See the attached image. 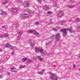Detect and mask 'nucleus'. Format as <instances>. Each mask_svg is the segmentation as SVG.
Segmentation results:
<instances>
[{"label": "nucleus", "instance_id": "f257e3e1", "mask_svg": "<svg viewBox=\"0 0 80 80\" xmlns=\"http://www.w3.org/2000/svg\"><path fill=\"white\" fill-rule=\"evenodd\" d=\"M32 13V11L31 10H24L23 11V15L21 16V18H25V17L31 16Z\"/></svg>", "mask_w": 80, "mask_h": 80}, {"label": "nucleus", "instance_id": "f03ea898", "mask_svg": "<svg viewBox=\"0 0 80 80\" xmlns=\"http://www.w3.org/2000/svg\"><path fill=\"white\" fill-rule=\"evenodd\" d=\"M54 37H55L56 40L55 41V45H56L57 41H58V40H60V33H57L56 34V35L52 36L51 37H50V39H53Z\"/></svg>", "mask_w": 80, "mask_h": 80}, {"label": "nucleus", "instance_id": "7ed1b4c3", "mask_svg": "<svg viewBox=\"0 0 80 80\" xmlns=\"http://www.w3.org/2000/svg\"><path fill=\"white\" fill-rule=\"evenodd\" d=\"M35 52L36 53L38 52H40L41 54H43V55H44L46 53V51H43V49H39V48L37 47H35Z\"/></svg>", "mask_w": 80, "mask_h": 80}, {"label": "nucleus", "instance_id": "20e7f679", "mask_svg": "<svg viewBox=\"0 0 80 80\" xmlns=\"http://www.w3.org/2000/svg\"><path fill=\"white\" fill-rule=\"evenodd\" d=\"M67 30H68V28L61 29L60 30V31L63 33V37H66L67 34Z\"/></svg>", "mask_w": 80, "mask_h": 80}, {"label": "nucleus", "instance_id": "39448f33", "mask_svg": "<svg viewBox=\"0 0 80 80\" xmlns=\"http://www.w3.org/2000/svg\"><path fill=\"white\" fill-rule=\"evenodd\" d=\"M50 78L52 80H58V77L57 76L54 75L53 73H50Z\"/></svg>", "mask_w": 80, "mask_h": 80}, {"label": "nucleus", "instance_id": "423d86ee", "mask_svg": "<svg viewBox=\"0 0 80 80\" xmlns=\"http://www.w3.org/2000/svg\"><path fill=\"white\" fill-rule=\"evenodd\" d=\"M28 32L31 33H33V34H34V35H35L36 36H39V33L37 32V31L33 29L29 30Z\"/></svg>", "mask_w": 80, "mask_h": 80}, {"label": "nucleus", "instance_id": "0eeeda50", "mask_svg": "<svg viewBox=\"0 0 80 80\" xmlns=\"http://www.w3.org/2000/svg\"><path fill=\"white\" fill-rule=\"evenodd\" d=\"M58 13L57 14L58 17H62L64 15V12L62 11H59L58 12Z\"/></svg>", "mask_w": 80, "mask_h": 80}, {"label": "nucleus", "instance_id": "6e6552de", "mask_svg": "<svg viewBox=\"0 0 80 80\" xmlns=\"http://www.w3.org/2000/svg\"><path fill=\"white\" fill-rule=\"evenodd\" d=\"M23 33V31H19L18 33V40H20V38L21 37V35H22V34Z\"/></svg>", "mask_w": 80, "mask_h": 80}, {"label": "nucleus", "instance_id": "1a4fd4ad", "mask_svg": "<svg viewBox=\"0 0 80 80\" xmlns=\"http://www.w3.org/2000/svg\"><path fill=\"white\" fill-rule=\"evenodd\" d=\"M33 42V40L29 41L28 42L29 44H30V46L32 47H34V42Z\"/></svg>", "mask_w": 80, "mask_h": 80}, {"label": "nucleus", "instance_id": "9d476101", "mask_svg": "<svg viewBox=\"0 0 80 80\" xmlns=\"http://www.w3.org/2000/svg\"><path fill=\"white\" fill-rule=\"evenodd\" d=\"M18 8H14L12 9V11L13 12H14V13H16V12H17V11H18Z\"/></svg>", "mask_w": 80, "mask_h": 80}, {"label": "nucleus", "instance_id": "9b49d317", "mask_svg": "<svg viewBox=\"0 0 80 80\" xmlns=\"http://www.w3.org/2000/svg\"><path fill=\"white\" fill-rule=\"evenodd\" d=\"M11 69L12 71L13 72H17V70H16V69L13 66H12V67L11 68Z\"/></svg>", "mask_w": 80, "mask_h": 80}, {"label": "nucleus", "instance_id": "f8f14e48", "mask_svg": "<svg viewBox=\"0 0 80 80\" xmlns=\"http://www.w3.org/2000/svg\"><path fill=\"white\" fill-rule=\"evenodd\" d=\"M57 3H58V1L53 2V4L54 7H58V6H57Z\"/></svg>", "mask_w": 80, "mask_h": 80}, {"label": "nucleus", "instance_id": "ddd939ff", "mask_svg": "<svg viewBox=\"0 0 80 80\" xmlns=\"http://www.w3.org/2000/svg\"><path fill=\"white\" fill-rule=\"evenodd\" d=\"M44 10H49V6H45L44 7Z\"/></svg>", "mask_w": 80, "mask_h": 80}, {"label": "nucleus", "instance_id": "4468645a", "mask_svg": "<svg viewBox=\"0 0 80 80\" xmlns=\"http://www.w3.org/2000/svg\"><path fill=\"white\" fill-rule=\"evenodd\" d=\"M2 13H0V15H3L4 16H5L6 15V12L3 11H2Z\"/></svg>", "mask_w": 80, "mask_h": 80}, {"label": "nucleus", "instance_id": "2eb2a0df", "mask_svg": "<svg viewBox=\"0 0 80 80\" xmlns=\"http://www.w3.org/2000/svg\"><path fill=\"white\" fill-rule=\"evenodd\" d=\"M8 0H4V2L2 3V5H5L8 3Z\"/></svg>", "mask_w": 80, "mask_h": 80}, {"label": "nucleus", "instance_id": "dca6fc26", "mask_svg": "<svg viewBox=\"0 0 80 80\" xmlns=\"http://www.w3.org/2000/svg\"><path fill=\"white\" fill-rule=\"evenodd\" d=\"M5 46L6 47H7V48H9V47H11V45H10V44L7 43L5 44Z\"/></svg>", "mask_w": 80, "mask_h": 80}, {"label": "nucleus", "instance_id": "f3484780", "mask_svg": "<svg viewBox=\"0 0 80 80\" xmlns=\"http://www.w3.org/2000/svg\"><path fill=\"white\" fill-rule=\"evenodd\" d=\"M77 30L78 32H80V24H79L78 26Z\"/></svg>", "mask_w": 80, "mask_h": 80}, {"label": "nucleus", "instance_id": "a211bd4d", "mask_svg": "<svg viewBox=\"0 0 80 80\" xmlns=\"http://www.w3.org/2000/svg\"><path fill=\"white\" fill-rule=\"evenodd\" d=\"M37 58H38V60H40L41 62H42V58L40 56H37Z\"/></svg>", "mask_w": 80, "mask_h": 80}, {"label": "nucleus", "instance_id": "6ab92c4d", "mask_svg": "<svg viewBox=\"0 0 80 80\" xmlns=\"http://www.w3.org/2000/svg\"><path fill=\"white\" fill-rule=\"evenodd\" d=\"M24 5L25 7H28L29 5V3H24Z\"/></svg>", "mask_w": 80, "mask_h": 80}, {"label": "nucleus", "instance_id": "aec40b11", "mask_svg": "<svg viewBox=\"0 0 80 80\" xmlns=\"http://www.w3.org/2000/svg\"><path fill=\"white\" fill-rule=\"evenodd\" d=\"M67 7L69 8H73L75 6H68Z\"/></svg>", "mask_w": 80, "mask_h": 80}, {"label": "nucleus", "instance_id": "412c9836", "mask_svg": "<svg viewBox=\"0 0 80 80\" xmlns=\"http://www.w3.org/2000/svg\"><path fill=\"white\" fill-rule=\"evenodd\" d=\"M22 61L23 62H26L27 60V58H22Z\"/></svg>", "mask_w": 80, "mask_h": 80}, {"label": "nucleus", "instance_id": "4be33fe9", "mask_svg": "<svg viewBox=\"0 0 80 80\" xmlns=\"http://www.w3.org/2000/svg\"><path fill=\"white\" fill-rule=\"evenodd\" d=\"M26 66L25 65H22L21 67H19V68L21 69V68H25Z\"/></svg>", "mask_w": 80, "mask_h": 80}, {"label": "nucleus", "instance_id": "5701e85b", "mask_svg": "<svg viewBox=\"0 0 80 80\" xmlns=\"http://www.w3.org/2000/svg\"><path fill=\"white\" fill-rule=\"evenodd\" d=\"M72 29H71L70 28H68V30H69V32H73V31L72 30Z\"/></svg>", "mask_w": 80, "mask_h": 80}, {"label": "nucleus", "instance_id": "b1692460", "mask_svg": "<svg viewBox=\"0 0 80 80\" xmlns=\"http://www.w3.org/2000/svg\"><path fill=\"white\" fill-rule=\"evenodd\" d=\"M14 25H16V26H15L16 27H18V26H19V24H18V23H17V22H15L14 23Z\"/></svg>", "mask_w": 80, "mask_h": 80}, {"label": "nucleus", "instance_id": "393cba45", "mask_svg": "<svg viewBox=\"0 0 80 80\" xmlns=\"http://www.w3.org/2000/svg\"><path fill=\"white\" fill-rule=\"evenodd\" d=\"M48 14H49V15H51V14H52V12L51 11H48L47 12Z\"/></svg>", "mask_w": 80, "mask_h": 80}, {"label": "nucleus", "instance_id": "a878e982", "mask_svg": "<svg viewBox=\"0 0 80 80\" xmlns=\"http://www.w3.org/2000/svg\"><path fill=\"white\" fill-rule=\"evenodd\" d=\"M76 20L77 22H80V19H79V18H77Z\"/></svg>", "mask_w": 80, "mask_h": 80}, {"label": "nucleus", "instance_id": "bb28decb", "mask_svg": "<svg viewBox=\"0 0 80 80\" xmlns=\"http://www.w3.org/2000/svg\"><path fill=\"white\" fill-rule=\"evenodd\" d=\"M63 22H64V21H61L60 22V23L61 25H63Z\"/></svg>", "mask_w": 80, "mask_h": 80}, {"label": "nucleus", "instance_id": "cd10ccee", "mask_svg": "<svg viewBox=\"0 0 80 80\" xmlns=\"http://www.w3.org/2000/svg\"><path fill=\"white\" fill-rule=\"evenodd\" d=\"M52 30L53 31H54V32H56V31H57V28H53L52 29Z\"/></svg>", "mask_w": 80, "mask_h": 80}, {"label": "nucleus", "instance_id": "c85d7f7f", "mask_svg": "<svg viewBox=\"0 0 80 80\" xmlns=\"http://www.w3.org/2000/svg\"><path fill=\"white\" fill-rule=\"evenodd\" d=\"M32 62V60L29 59L28 60V63H31V62Z\"/></svg>", "mask_w": 80, "mask_h": 80}, {"label": "nucleus", "instance_id": "c756f323", "mask_svg": "<svg viewBox=\"0 0 80 80\" xmlns=\"http://www.w3.org/2000/svg\"><path fill=\"white\" fill-rule=\"evenodd\" d=\"M40 23L39 22H36L35 23V25H39Z\"/></svg>", "mask_w": 80, "mask_h": 80}, {"label": "nucleus", "instance_id": "7c9ffc66", "mask_svg": "<svg viewBox=\"0 0 80 80\" xmlns=\"http://www.w3.org/2000/svg\"><path fill=\"white\" fill-rule=\"evenodd\" d=\"M4 36H5V37H8V35L6 33H5L4 34Z\"/></svg>", "mask_w": 80, "mask_h": 80}, {"label": "nucleus", "instance_id": "2f4dec72", "mask_svg": "<svg viewBox=\"0 0 80 80\" xmlns=\"http://www.w3.org/2000/svg\"><path fill=\"white\" fill-rule=\"evenodd\" d=\"M38 58H37V57L36 58H33V59L34 60H37Z\"/></svg>", "mask_w": 80, "mask_h": 80}, {"label": "nucleus", "instance_id": "473e14b6", "mask_svg": "<svg viewBox=\"0 0 80 80\" xmlns=\"http://www.w3.org/2000/svg\"><path fill=\"white\" fill-rule=\"evenodd\" d=\"M38 73L39 74H42V71L39 72H38Z\"/></svg>", "mask_w": 80, "mask_h": 80}, {"label": "nucleus", "instance_id": "72a5a7b5", "mask_svg": "<svg viewBox=\"0 0 80 80\" xmlns=\"http://www.w3.org/2000/svg\"><path fill=\"white\" fill-rule=\"evenodd\" d=\"M15 53V51H13L11 53V54L12 55H14V54Z\"/></svg>", "mask_w": 80, "mask_h": 80}, {"label": "nucleus", "instance_id": "f704fd0d", "mask_svg": "<svg viewBox=\"0 0 80 80\" xmlns=\"http://www.w3.org/2000/svg\"><path fill=\"white\" fill-rule=\"evenodd\" d=\"M38 3H40V2H42V0H37Z\"/></svg>", "mask_w": 80, "mask_h": 80}, {"label": "nucleus", "instance_id": "c9c22d12", "mask_svg": "<svg viewBox=\"0 0 80 80\" xmlns=\"http://www.w3.org/2000/svg\"><path fill=\"white\" fill-rule=\"evenodd\" d=\"M10 49H11V50H13V46H12L11 47H10Z\"/></svg>", "mask_w": 80, "mask_h": 80}, {"label": "nucleus", "instance_id": "e433bc0d", "mask_svg": "<svg viewBox=\"0 0 80 80\" xmlns=\"http://www.w3.org/2000/svg\"><path fill=\"white\" fill-rule=\"evenodd\" d=\"M45 72V70H44V69H43L42 70V71H41V72H42V73H43V72Z\"/></svg>", "mask_w": 80, "mask_h": 80}, {"label": "nucleus", "instance_id": "4c0bfd02", "mask_svg": "<svg viewBox=\"0 0 80 80\" xmlns=\"http://www.w3.org/2000/svg\"><path fill=\"white\" fill-rule=\"evenodd\" d=\"M49 24H52L53 23V22H52L49 21Z\"/></svg>", "mask_w": 80, "mask_h": 80}, {"label": "nucleus", "instance_id": "58836bf2", "mask_svg": "<svg viewBox=\"0 0 80 80\" xmlns=\"http://www.w3.org/2000/svg\"><path fill=\"white\" fill-rule=\"evenodd\" d=\"M75 0H71V2H74Z\"/></svg>", "mask_w": 80, "mask_h": 80}, {"label": "nucleus", "instance_id": "ea45409f", "mask_svg": "<svg viewBox=\"0 0 80 80\" xmlns=\"http://www.w3.org/2000/svg\"><path fill=\"white\" fill-rule=\"evenodd\" d=\"M2 28H5V26H2Z\"/></svg>", "mask_w": 80, "mask_h": 80}, {"label": "nucleus", "instance_id": "a19ab883", "mask_svg": "<svg viewBox=\"0 0 80 80\" xmlns=\"http://www.w3.org/2000/svg\"><path fill=\"white\" fill-rule=\"evenodd\" d=\"M18 3H22V1L19 0L18 1Z\"/></svg>", "mask_w": 80, "mask_h": 80}, {"label": "nucleus", "instance_id": "79ce46f5", "mask_svg": "<svg viewBox=\"0 0 80 80\" xmlns=\"http://www.w3.org/2000/svg\"><path fill=\"white\" fill-rule=\"evenodd\" d=\"M49 44L48 43H46V46H48Z\"/></svg>", "mask_w": 80, "mask_h": 80}, {"label": "nucleus", "instance_id": "37998d69", "mask_svg": "<svg viewBox=\"0 0 80 80\" xmlns=\"http://www.w3.org/2000/svg\"><path fill=\"white\" fill-rule=\"evenodd\" d=\"M2 78V76L1 75H0V78Z\"/></svg>", "mask_w": 80, "mask_h": 80}, {"label": "nucleus", "instance_id": "c03bdc74", "mask_svg": "<svg viewBox=\"0 0 80 80\" xmlns=\"http://www.w3.org/2000/svg\"><path fill=\"white\" fill-rule=\"evenodd\" d=\"M52 42V41H50L48 42V43L49 44H50V43H51V42Z\"/></svg>", "mask_w": 80, "mask_h": 80}, {"label": "nucleus", "instance_id": "a18cd8bd", "mask_svg": "<svg viewBox=\"0 0 80 80\" xmlns=\"http://www.w3.org/2000/svg\"><path fill=\"white\" fill-rule=\"evenodd\" d=\"M10 72H8V75H10Z\"/></svg>", "mask_w": 80, "mask_h": 80}, {"label": "nucleus", "instance_id": "49530a36", "mask_svg": "<svg viewBox=\"0 0 80 80\" xmlns=\"http://www.w3.org/2000/svg\"><path fill=\"white\" fill-rule=\"evenodd\" d=\"M76 66V65L75 64H74L73 66V68H75Z\"/></svg>", "mask_w": 80, "mask_h": 80}, {"label": "nucleus", "instance_id": "de8ad7c7", "mask_svg": "<svg viewBox=\"0 0 80 80\" xmlns=\"http://www.w3.org/2000/svg\"><path fill=\"white\" fill-rule=\"evenodd\" d=\"M0 52H2V50L1 49H0Z\"/></svg>", "mask_w": 80, "mask_h": 80}, {"label": "nucleus", "instance_id": "09e8293b", "mask_svg": "<svg viewBox=\"0 0 80 80\" xmlns=\"http://www.w3.org/2000/svg\"><path fill=\"white\" fill-rule=\"evenodd\" d=\"M52 19H50V21L49 22H52Z\"/></svg>", "mask_w": 80, "mask_h": 80}, {"label": "nucleus", "instance_id": "8fccbe9b", "mask_svg": "<svg viewBox=\"0 0 80 80\" xmlns=\"http://www.w3.org/2000/svg\"><path fill=\"white\" fill-rule=\"evenodd\" d=\"M2 61L0 60V63H2Z\"/></svg>", "mask_w": 80, "mask_h": 80}, {"label": "nucleus", "instance_id": "3c124183", "mask_svg": "<svg viewBox=\"0 0 80 80\" xmlns=\"http://www.w3.org/2000/svg\"><path fill=\"white\" fill-rule=\"evenodd\" d=\"M78 37H79V38H80V35H79L78 36Z\"/></svg>", "mask_w": 80, "mask_h": 80}, {"label": "nucleus", "instance_id": "603ef678", "mask_svg": "<svg viewBox=\"0 0 80 80\" xmlns=\"http://www.w3.org/2000/svg\"><path fill=\"white\" fill-rule=\"evenodd\" d=\"M79 58H80V55L79 56Z\"/></svg>", "mask_w": 80, "mask_h": 80}, {"label": "nucleus", "instance_id": "864d4df0", "mask_svg": "<svg viewBox=\"0 0 80 80\" xmlns=\"http://www.w3.org/2000/svg\"><path fill=\"white\" fill-rule=\"evenodd\" d=\"M79 70L80 71V68L79 69Z\"/></svg>", "mask_w": 80, "mask_h": 80}, {"label": "nucleus", "instance_id": "5fc2aeb1", "mask_svg": "<svg viewBox=\"0 0 80 80\" xmlns=\"http://www.w3.org/2000/svg\"><path fill=\"white\" fill-rule=\"evenodd\" d=\"M43 1H45V0H43Z\"/></svg>", "mask_w": 80, "mask_h": 80}, {"label": "nucleus", "instance_id": "6e6d98bb", "mask_svg": "<svg viewBox=\"0 0 80 80\" xmlns=\"http://www.w3.org/2000/svg\"><path fill=\"white\" fill-rule=\"evenodd\" d=\"M1 37V36H0V38Z\"/></svg>", "mask_w": 80, "mask_h": 80}]
</instances>
